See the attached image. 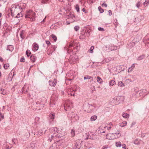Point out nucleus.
Returning <instances> with one entry per match:
<instances>
[{
	"instance_id": "nucleus-1",
	"label": "nucleus",
	"mask_w": 149,
	"mask_h": 149,
	"mask_svg": "<svg viewBox=\"0 0 149 149\" xmlns=\"http://www.w3.org/2000/svg\"><path fill=\"white\" fill-rule=\"evenodd\" d=\"M79 44L78 42L74 43H71L70 44L68 47V49L67 51V52L69 53L70 51L72 52H75L73 51V49H76L77 51L80 48Z\"/></svg>"
},
{
	"instance_id": "nucleus-2",
	"label": "nucleus",
	"mask_w": 149,
	"mask_h": 149,
	"mask_svg": "<svg viewBox=\"0 0 149 149\" xmlns=\"http://www.w3.org/2000/svg\"><path fill=\"white\" fill-rule=\"evenodd\" d=\"M80 88L77 85H75L72 87L71 89H69L68 91V93L70 96H74V92H79Z\"/></svg>"
},
{
	"instance_id": "nucleus-3",
	"label": "nucleus",
	"mask_w": 149,
	"mask_h": 149,
	"mask_svg": "<svg viewBox=\"0 0 149 149\" xmlns=\"http://www.w3.org/2000/svg\"><path fill=\"white\" fill-rule=\"evenodd\" d=\"M120 136L119 131L117 133H109L106 135L107 139H114L119 137Z\"/></svg>"
},
{
	"instance_id": "nucleus-4",
	"label": "nucleus",
	"mask_w": 149,
	"mask_h": 149,
	"mask_svg": "<svg viewBox=\"0 0 149 149\" xmlns=\"http://www.w3.org/2000/svg\"><path fill=\"white\" fill-rule=\"evenodd\" d=\"M78 60V57L75 54H72L69 57V61L70 64H73L76 63Z\"/></svg>"
},
{
	"instance_id": "nucleus-5",
	"label": "nucleus",
	"mask_w": 149,
	"mask_h": 149,
	"mask_svg": "<svg viewBox=\"0 0 149 149\" xmlns=\"http://www.w3.org/2000/svg\"><path fill=\"white\" fill-rule=\"evenodd\" d=\"M35 13L32 10H29L27 11L26 15H25L26 18H28L30 19L31 21L34 20Z\"/></svg>"
},
{
	"instance_id": "nucleus-6",
	"label": "nucleus",
	"mask_w": 149,
	"mask_h": 149,
	"mask_svg": "<svg viewBox=\"0 0 149 149\" xmlns=\"http://www.w3.org/2000/svg\"><path fill=\"white\" fill-rule=\"evenodd\" d=\"M68 117L73 121H77L78 120L79 118V117L77 114H75L74 113L71 112L69 113Z\"/></svg>"
},
{
	"instance_id": "nucleus-7",
	"label": "nucleus",
	"mask_w": 149,
	"mask_h": 149,
	"mask_svg": "<svg viewBox=\"0 0 149 149\" xmlns=\"http://www.w3.org/2000/svg\"><path fill=\"white\" fill-rule=\"evenodd\" d=\"M72 102L71 100H67L65 102V106H64V109L66 111L70 109L72 107Z\"/></svg>"
},
{
	"instance_id": "nucleus-8",
	"label": "nucleus",
	"mask_w": 149,
	"mask_h": 149,
	"mask_svg": "<svg viewBox=\"0 0 149 149\" xmlns=\"http://www.w3.org/2000/svg\"><path fill=\"white\" fill-rule=\"evenodd\" d=\"M26 5L25 4L21 3L19 5H13L12 6V9H24V8L23 6H25Z\"/></svg>"
},
{
	"instance_id": "nucleus-9",
	"label": "nucleus",
	"mask_w": 149,
	"mask_h": 149,
	"mask_svg": "<svg viewBox=\"0 0 149 149\" xmlns=\"http://www.w3.org/2000/svg\"><path fill=\"white\" fill-rule=\"evenodd\" d=\"M106 48L107 49V50H108V52L111 51L115 50L117 49L118 47L114 45H107L106 47Z\"/></svg>"
},
{
	"instance_id": "nucleus-10",
	"label": "nucleus",
	"mask_w": 149,
	"mask_h": 149,
	"mask_svg": "<svg viewBox=\"0 0 149 149\" xmlns=\"http://www.w3.org/2000/svg\"><path fill=\"white\" fill-rule=\"evenodd\" d=\"M60 130L59 128L57 127H53L50 128L49 129V132L51 133L55 134L58 133H59Z\"/></svg>"
},
{
	"instance_id": "nucleus-11",
	"label": "nucleus",
	"mask_w": 149,
	"mask_h": 149,
	"mask_svg": "<svg viewBox=\"0 0 149 149\" xmlns=\"http://www.w3.org/2000/svg\"><path fill=\"white\" fill-rule=\"evenodd\" d=\"M144 19V17L142 15H139L135 18L134 22V24L136 25L137 24L139 23L141 21Z\"/></svg>"
},
{
	"instance_id": "nucleus-12",
	"label": "nucleus",
	"mask_w": 149,
	"mask_h": 149,
	"mask_svg": "<svg viewBox=\"0 0 149 149\" xmlns=\"http://www.w3.org/2000/svg\"><path fill=\"white\" fill-rule=\"evenodd\" d=\"M83 141L80 140H77L75 143V146L78 149H80L82 145Z\"/></svg>"
},
{
	"instance_id": "nucleus-13",
	"label": "nucleus",
	"mask_w": 149,
	"mask_h": 149,
	"mask_svg": "<svg viewBox=\"0 0 149 149\" xmlns=\"http://www.w3.org/2000/svg\"><path fill=\"white\" fill-rule=\"evenodd\" d=\"M106 127V126L102 125L99 127L98 130V133L100 134L104 133L105 132V129Z\"/></svg>"
},
{
	"instance_id": "nucleus-14",
	"label": "nucleus",
	"mask_w": 149,
	"mask_h": 149,
	"mask_svg": "<svg viewBox=\"0 0 149 149\" xmlns=\"http://www.w3.org/2000/svg\"><path fill=\"white\" fill-rule=\"evenodd\" d=\"M49 85L51 86H55L57 83V80L55 79L53 80H51L49 81Z\"/></svg>"
},
{
	"instance_id": "nucleus-15",
	"label": "nucleus",
	"mask_w": 149,
	"mask_h": 149,
	"mask_svg": "<svg viewBox=\"0 0 149 149\" xmlns=\"http://www.w3.org/2000/svg\"><path fill=\"white\" fill-rule=\"evenodd\" d=\"M124 99V97L123 96H118L116 97V100L119 102H123Z\"/></svg>"
},
{
	"instance_id": "nucleus-16",
	"label": "nucleus",
	"mask_w": 149,
	"mask_h": 149,
	"mask_svg": "<svg viewBox=\"0 0 149 149\" xmlns=\"http://www.w3.org/2000/svg\"><path fill=\"white\" fill-rule=\"evenodd\" d=\"M116 146L117 147L122 146L123 148H125V146H126L125 144H122L120 141L116 142Z\"/></svg>"
},
{
	"instance_id": "nucleus-17",
	"label": "nucleus",
	"mask_w": 149,
	"mask_h": 149,
	"mask_svg": "<svg viewBox=\"0 0 149 149\" xmlns=\"http://www.w3.org/2000/svg\"><path fill=\"white\" fill-rule=\"evenodd\" d=\"M136 42L134 40H133L132 41L130 42L128 44V46L130 48H132L136 44Z\"/></svg>"
},
{
	"instance_id": "nucleus-18",
	"label": "nucleus",
	"mask_w": 149,
	"mask_h": 149,
	"mask_svg": "<svg viewBox=\"0 0 149 149\" xmlns=\"http://www.w3.org/2000/svg\"><path fill=\"white\" fill-rule=\"evenodd\" d=\"M53 99V97H52L50 105V107H55L57 103L55 101H54Z\"/></svg>"
},
{
	"instance_id": "nucleus-19",
	"label": "nucleus",
	"mask_w": 149,
	"mask_h": 149,
	"mask_svg": "<svg viewBox=\"0 0 149 149\" xmlns=\"http://www.w3.org/2000/svg\"><path fill=\"white\" fill-rule=\"evenodd\" d=\"M25 35L26 34L25 31L23 30L21 31L20 36L21 38L22 39L21 41H22V40L24 38Z\"/></svg>"
},
{
	"instance_id": "nucleus-20",
	"label": "nucleus",
	"mask_w": 149,
	"mask_h": 149,
	"mask_svg": "<svg viewBox=\"0 0 149 149\" xmlns=\"http://www.w3.org/2000/svg\"><path fill=\"white\" fill-rule=\"evenodd\" d=\"M0 93L4 95L7 94L6 91L1 88H0Z\"/></svg>"
},
{
	"instance_id": "nucleus-21",
	"label": "nucleus",
	"mask_w": 149,
	"mask_h": 149,
	"mask_svg": "<svg viewBox=\"0 0 149 149\" xmlns=\"http://www.w3.org/2000/svg\"><path fill=\"white\" fill-rule=\"evenodd\" d=\"M54 117L55 113L52 112L49 115V118L52 121H53L54 118Z\"/></svg>"
},
{
	"instance_id": "nucleus-22",
	"label": "nucleus",
	"mask_w": 149,
	"mask_h": 149,
	"mask_svg": "<svg viewBox=\"0 0 149 149\" xmlns=\"http://www.w3.org/2000/svg\"><path fill=\"white\" fill-rule=\"evenodd\" d=\"M33 46L34 51H37L38 49V45L36 43H34L33 45Z\"/></svg>"
},
{
	"instance_id": "nucleus-23",
	"label": "nucleus",
	"mask_w": 149,
	"mask_h": 149,
	"mask_svg": "<svg viewBox=\"0 0 149 149\" xmlns=\"http://www.w3.org/2000/svg\"><path fill=\"white\" fill-rule=\"evenodd\" d=\"M6 144H4V146H6V149L10 148L12 147V146L9 143L6 142Z\"/></svg>"
},
{
	"instance_id": "nucleus-24",
	"label": "nucleus",
	"mask_w": 149,
	"mask_h": 149,
	"mask_svg": "<svg viewBox=\"0 0 149 149\" xmlns=\"http://www.w3.org/2000/svg\"><path fill=\"white\" fill-rule=\"evenodd\" d=\"M145 57V55L144 54H142V55H141L139 56L138 57L136 58V60L137 61H140L141 60L143 59Z\"/></svg>"
},
{
	"instance_id": "nucleus-25",
	"label": "nucleus",
	"mask_w": 149,
	"mask_h": 149,
	"mask_svg": "<svg viewBox=\"0 0 149 149\" xmlns=\"http://www.w3.org/2000/svg\"><path fill=\"white\" fill-rule=\"evenodd\" d=\"M72 78L67 79H65V82L67 84H70L72 81Z\"/></svg>"
},
{
	"instance_id": "nucleus-26",
	"label": "nucleus",
	"mask_w": 149,
	"mask_h": 149,
	"mask_svg": "<svg viewBox=\"0 0 149 149\" xmlns=\"http://www.w3.org/2000/svg\"><path fill=\"white\" fill-rule=\"evenodd\" d=\"M14 49L13 46L11 45H9L7 46V50L10 51H12Z\"/></svg>"
},
{
	"instance_id": "nucleus-27",
	"label": "nucleus",
	"mask_w": 149,
	"mask_h": 149,
	"mask_svg": "<svg viewBox=\"0 0 149 149\" xmlns=\"http://www.w3.org/2000/svg\"><path fill=\"white\" fill-rule=\"evenodd\" d=\"M36 58L34 55H31V56L30 59L33 62H35L36 61Z\"/></svg>"
},
{
	"instance_id": "nucleus-28",
	"label": "nucleus",
	"mask_w": 149,
	"mask_h": 149,
	"mask_svg": "<svg viewBox=\"0 0 149 149\" xmlns=\"http://www.w3.org/2000/svg\"><path fill=\"white\" fill-rule=\"evenodd\" d=\"M116 84V82L114 80H111L110 81L109 83V85L110 86H112Z\"/></svg>"
},
{
	"instance_id": "nucleus-29",
	"label": "nucleus",
	"mask_w": 149,
	"mask_h": 149,
	"mask_svg": "<svg viewBox=\"0 0 149 149\" xmlns=\"http://www.w3.org/2000/svg\"><path fill=\"white\" fill-rule=\"evenodd\" d=\"M141 141L138 139H136L135 140L134 142V144L138 145L140 143Z\"/></svg>"
},
{
	"instance_id": "nucleus-30",
	"label": "nucleus",
	"mask_w": 149,
	"mask_h": 149,
	"mask_svg": "<svg viewBox=\"0 0 149 149\" xmlns=\"http://www.w3.org/2000/svg\"><path fill=\"white\" fill-rule=\"evenodd\" d=\"M97 80L98 82L100 84H101L102 82V80L101 77L99 76H98L97 77Z\"/></svg>"
},
{
	"instance_id": "nucleus-31",
	"label": "nucleus",
	"mask_w": 149,
	"mask_h": 149,
	"mask_svg": "<svg viewBox=\"0 0 149 149\" xmlns=\"http://www.w3.org/2000/svg\"><path fill=\"white\" fill-rule=\"evenodd\" d=\"M118 86L120 87H123L125 84L122 81H118Z\"/></svg>"
},
{
	"instance_id": "nucleus-32",
	"label": "nucleus",
	"mask_w": 149,
	"mask_h": 149,
	"mask_svg": "<svg viewBox=\"0 0 149 149\" xmlns=\"http://www.w3.org/2000/svg\"><path fill=\"white\" fill-rule=\"evenodd\" d=\"M97 118V116L96 115H94L92 116L91 118V121H94Z\"/></svg>"
},
{
	"instance_id": "nucleus-33",
	"label": "nucleus",
	"mask_w": 149,
	"mask_h": 149,
	"mask_svg": "<svg viewBox=\"0 0 149 149\" xmlns=\"http://www.w3.org/2000/svg\"><path fill=\"white\" fill-rule=\"evenodd\" d=\"M69 16V18H71L72 19H73V20L72 21H71V22H73L74 21V19H73L74 18L75 16L73 14H70L68 15Z\"/></svg>"
},
{
	"instance_id": "nucleus-34",
	"label": "nucleus",
	"mask_w": 149,
	"mask_h": 149,
	"mask_svg": "<svg viewBox=\"0 0 149 149\" xmlns=\"http://www.w3.org/2000/svg\"><path fill=\"white\" fill-rule=\"evenodd\" d=\"M127 124V122L126 121H125L122 123H121L120 126L121 127H124Z\"/></svg>"
},
{
	"instance_id": "nucleus-35",
	"label": "nucleus",
	"mask_w": 149,
	"mask_h": 149,
	"mask_svg": "<svg viewBox=\"0 0 149 149\" xmlns=\"http://www.w3.org/2000/svg\"><path fill=\"white\" fill-rule=\"evenodd\" d=\"M51 139H48V141L50 142H51L52 139H55L56 138L55 135L54 136V135L53 134L51 136Z\"/></svg>"
},
{
	"instance_id": "nucleus-36",
	"label": "nucleus",
	"mask_w": 149,
	"mask_h": 149,
	"mask_svg": "<svg viewBox=\"0 0 149 149\" xmlns=\"http://www.w3.org/2000/svg\"><path fill=\"white\" fill-rule=\"evenodd\" d=\"M149 3V0H146L143 3L144 6H147Z\"/></svg>"
},
{
	"instance_id": "nucleus-37",
	"label": "nucleus",
	"mask_w": 149,
	"mask_h": 149,
	"mask_svg": "<svg viewBox=\"0 0 149 149\" xmlns=\"http://www.w3.org/2000/svg\"><path fill=\"white\" fill-rule=\"evenodd\" d=\"M123 116L125 118H128L129 116V115L127 113H124L123 114Z\"/></svg>"
},
{
	"instance_id": "nucleus-38",
	"label": "nucleus",
	"mask_w": 149,
	"mask_h": 149,
	"mask_svg": "<svg viewBox=\"0 0 149 149\" xmlns=\"http://www.w3.org/2000/svg\"><path fill=\"white\" fill-rule=\"evenodd\" d=\"M71 134L72 137H74L75 135V131L74 129H72L71 130Z\"/></svg>"
},
{
	"instance_id": "nucleus-39",
	"label": "nucleus",
	"mask_w": 149,
	"mask_h": 149,
	"mask_svg": "<svg viewBox=\"0 0 149 149\" xmlns=\"http://www.w3.org/2000/svg\"><path fill=\"white\" fill-rule=\"evenodd\" d=\"M51 36L53 38L54 41H56L57 40V37L54 34H52L51 35Z\"/></svg>"
},
{
	"instance_id": "nucleus-40",
	"label": "nucleus",
	"mask_w": 149,
	"mask_h": 149,
	"mask_svg": "<svg viewBox=\"0 0 149 149\" xmlns=\"http://www.w3.org/2000/svg\"><path fill=\"white\" fill-rule=\"evenodd\" d=\"M51 47L52 49V52H53L57 48V46L56 45H54L51 46Z\"/></svg>"
},
{
	"instance_id": "nucleus-41",
	"label": "nucleus",
	"mask_w": 149,
	"mask_h": 149,
	"mask_svg": "<svg viewBox=\"0 0 149 149\" xmlns=\"http://www.w3.org/2000/svg\"><path fill=\"white\" fill-rule=\"evenodd\" d=\"M146 46L147 48H149V40H146L145 42Z\"/></svg>"
},
{
	"instance_id": "nucleus-42",
	"label": "nucleus",
	"mask_w": 149,
	"mask_h": 149,
	"mask_svg": "<svg viewBox=\"0 0 149 149\" xmlns=\"http://www.w3.org/2000/svg\"><path fill=\"white\" fill-rule=\"evenodd\" d=\"M91 78H92V77L91 76H90L88 75H86L84 77V80L89 79Z\"/></svg>"
},
{
	"instance_id": "nucleus-43",
	"label": "nucleus",
	"mask_w": 149,
	"mask_h": 149,
	"mask_svg": "<svg viewBox=\"0 0 149 149\" xmlns=\"http://www.w3.org/2000/svg\"><path fill=\"white\" fill-rule=\"evenodd\" d=\"M85 134L87 136L86 138L85 139V140H87L88 139H91L89 134L88 133H86Z\"/></svg>"
},
{
	"instance_id": "nucleus-44",
	"label": "nucleus",
	"mask_w": 149,
	"mask_h": 149,
	"mask_svg": "<svg viewBox=\"0 0 149 149\" xmlns=\"http://www.w3.org/2000/svg\"><path fill=\"white\" fill-rule=\"evenodd\" d=\"M31 54V52L29 50H27L26 51V54L27 56H29L30 54Z\"/></svg>"
},
{
	"instance_id": "nucleus-45",
	"label": "nucleus",
	"mask_w": 149,
	"mask_h": 149,
	"mask_svg": "<svg viewBox=\"0 0 149 149\" xmlns=\"http://www.w3.org/2000/svg\"><path fill=\"white\" fill-rule=\"evenodd\" d=\"M93 46H91L89 49V52L90 53H93V50L94 49Z\"/></svg>"
},
{
	"instance_id": "nucleus-46",
	"label": "nucleus",
	"mask_w": 149,
	"mask_h": 149,
	"mask_svg": "<svg viewBox=\"0 0 149 149\" xmlns=\"http://www.w3.org/2000/svg\"><path fill=\"white\" fill-rule=\"evenodd\" d=\"M22 17V14L21 13H18L15 16V17L17 18H19Z\"/></svg>"
},
{
	"instance_id": "nucleus-47",
	"label": "nucleus",
	"mask_w": 149,
	"mask_h": 149,
	"mask_svg": "<svg viewBox=\"0 0 149 149\" xmlns=\"http://www.w3.org/2000/svg\"><path fill=\"white\" fill-rule=\"evenodd\" d=\"M35 105L37 107V109H38V110L40 109V108L39 107H40V104H39L37 102H36Z\"/></svg>"
},
{
	"instance_id": "nucleus-48",
	"label": "nucleus",
	"mask_w": 149,
	"mask_h": 149,
	"mask_svg": "<svg viewBox=\"0 0 149 149\" xmlns=\"http://www.w3.org/2000/svg\"><path fill=\"white\" fill-rule=\"evenodd\" d=\"M134 69V68H133L131 66L128 69V72H130L132 71V70H133Z\"/></svg>"
},
{
	"instance_id": "nucleus-49",
	"label": "nucleus",
	"mask_w": 149,
	"mask_h": 149,
	"mask_svg": "<svg viewBox=\"0 0 149 149\" xmlns=\"http://www.w3.org/2000/svg\"><path fill=\"white\" fill-rule=\"evenodd\" d=\"M24 87L23 86L22 87V88L21 90V92H22V93H23L24 92V93H26V92L27 91L26 90L25 92H24Z\"/></svg>"
},
{
	"instance_id": "nucleus-50",
	"label": "nucleus",
	"mask_w": 149,
	"mask_h": 149,
	"mask_svg": "<svg viewBox=\"0 0 149 149\" xmlns=\"http://www.w3.org/2000/svg\"><path fill=\"white\" fill-rule=\"evenodd\" d=\"M74 29L75 30V31H77L79 29V27L78 26H75L74 27Z\"/></svg>"
},
{
	"instance_id": "nucleus-51",
	"label": "nucleus",
	"mask_w": 149,
	"mask_h": 149,
	"mask_svg": "<svg viewBox=\"0 0 149 149\" xmlns=\"http://www.w3.org/2000/svg\"><path fill=\"white\" fill-rule=\"evenodd\" d=\"M141 3L140 2H138L136 4V6L138 8H139L140 6Z\"/></svg>"
},
{
	"instance_id": "nucleus-52",
	"label": "nucleus",
	"mask_w": 149,
	"mask_h": 149,
	"mask_svg": "<svg viewBox=\"0 0 149 149\" xmlns=\"http://www.w3.org/2000/svg\"><path fill=\"white\" fill-rule=\"evenodd\" d=\"M9 67V64H5L4 65V67L5 69H7Z\"/></svg>"
},
{
	"instance_id": "nucleus-53",
	"label": "nucleus",
	"mask_w": 149,
	"mask_h": 149,
	"mask_svg": "<svg viewBox=\"0 0 149 149\" xmlns=\"http://www.w3.org/2000/svg\"><path fill=\"white\" fill-rule=\"evenodd\" d=\"M40 118L39 117H36L35 118V121L37 123L39 120Z\"/></svg>"
},
{
	"instance_id": "nucleus-54",
	"label": "nucleus",
	"mask_w": 149,
	"mask_h": 149,
	"mask_svg": "<svg viewBox=\"0 0 149 149\" xmlns=\"http://www.w3.org/2000/svg\"><path fill=\"white\" fill-rule=\"evenodd\" d=\"M108 148V145H105L103 146L101 149H107Z\"/></svg>"
},
{
	"instance_id": "nucleus-55",
	"label": "nucleus",
	"mask_w": 149,
	"mask_h": 149,
	"mask_svg": "<svg viewBox=\"0 0 149 149\" xmlns=\"http://www.w3.org/2000/svg\"><path fill=\"white\" fill-rule=\"evenodd\" d=\"M45 42L47 45H49L51 44L49 41V40H46Z\"/></svg>"
},
{
	"instance_id": "nucleus-56",
	"label": "nucleus",
	"mask_w": 149,
	"mask_h": 149,
	"mask_svg": "<svg viewBox=\"0 0 149 149\" xmlns=\"http://www.w3.org/2000/svg\"><path fill=\"white\" fill-rule=\"evenodd\" d=\"M0 116L1 118L2 119H3L4 118V116L3 114H2V113L1 112H0Z\"/></svg>"
},
{
	"instance_id": "nucleus-57",
	"label": "nucleus",
	"mask_w": 149,
	"mask_h": 149,
	"mask_svg": "<svg viewBox=\"0 0 149 149\" xmlns=\"http://www.w3.org/2000/svg\"><path fill=\"white\" fill-rule=\"evenodd\" d=\"M102 7H104L105 8H106L107 6V5L105 3H103L102 4Z\"/></svg>"
},
{
	"instance_id": "nucleus-58",
	"label": "nucleus",
	"mask_w": 149,
	"mask_h": 149,
	"mask_svg": "<svg viewBox=\"0 0 149 149\" xmlns=\"http://www.w3.org/2000/svg\"><path fill=\"white\" fill-rule=\"evenodd\" d=\"M98 29L99 31H104V30L103 28L101 27H99Z\"/></svg>"
},
{
	"instance_id": "nucleus-59",
	"label": "nucleus",
	"mask_w": 149,
	"mask_h": 149,
	"mask_svg": "<svg viewBox=\"0 0 149 149\" xmlns=\"http://www.w3.org/2000/svg\"><path fill=\"white\" fill-rule=\"evenodd\" d=\"M95 1V0H88V1H89V3H94Z\"/></svg>"
},
{
	"instance_id": "nucleus-60",
	"label": "nucleus",
	"mask_w": 149,
	"mask_h": 149,
	"mask_svg": "<svg viewBox=\"0 0 149 149\" xmlns=\"http://www.w3.org/2000/svg\"><path fill=\"white\" fill-rule=\"evenodd\" d=\"M16 141V139H15L13 138L12 139V142L14 144H15Z\"/></svg>"
},
{
	"instance_id": "nucleus-61",
	"label": "nucleus",
	"mask_w": 149,
	"mask_h": 149,
	"mask_svg": "<svg viewBox=\"0 0 149 149\" xmlns=\"http://www.w3.org/2000/svg\"><path fill=\"white\" fill-rule=\"evenodd\" d=\"M20 61L21 62H24V57L22 58L20 60Z\"/></svg>"
},
{
	"instance_id": "nucleus-62",
	"label": "nucleus",
	"mask_w": 149,
	"mask_h": 149,
	"mask_svg": "<svg viewBox=\"0 0 149 149\" xmlns=\"http://www.w3.org/2000/svg\"><path fill=\"white\" fill-rule=\"evenodd\" d=\"M75 9H79V6L77 4H76L75 6Z\"/></svg>"
},
{
	"instance_id": "nucleus-63",
	"label": "nucleus",
	"mask_w": 149,
	"mask_h": 149,
	"mask_svg": "<svg viewBox=\"0 0 149 149\" xmlns=\"http://www.w3.org/2000/svg\"><path fill=\"white\" fill-rule=\"evenodd\" d=\"M41 2L42 3H46L47 1V0H42Z\"/></svg>"
},
{
	"instance_id": "nucleus-64",
	"label": "nucleus",
	"mask_w": 149,
	"mask_h": 149,
	"mask_svg": "<svg viewBox=\"0 0 149 149\" xmlns=\"http://www.w3.org/2000/svg\"><path fill=\"white\" fill-rule=\"evenodd\" d=\"M109 15H112V12L111 10H109Z\"/></svg>"
}]
</instances>
